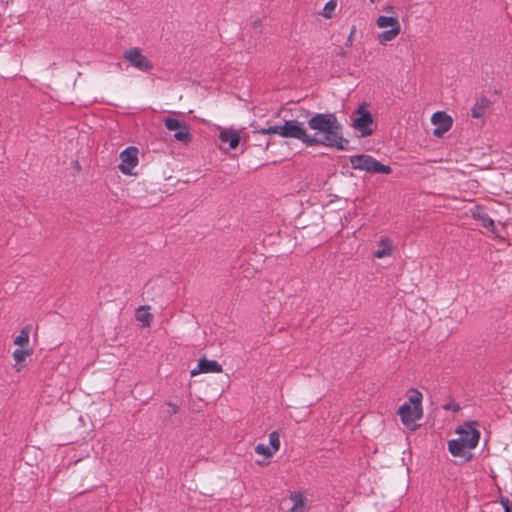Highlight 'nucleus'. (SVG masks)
<instances>
[{
    "mask_svg": "<svg viewBox=\"0 0 512 512\" xmlns=\"http://www.w3.org/2000/svg\"><path fill=\"white\" fill-rule=\"evenodd\" d=\"M308 126L316 131L314 135L308 134L304 123L298 120H286L283 125L256 129L254 133L297 139L307 147L321 145L337 150L348 149L350 142L343 136V127L334 113H315L308 119Z\"/></svg>",
    "mask_w": 512,
    "mask_h": 512,
    "instance_id": "nucleus-1",
    "label": "nucleus"
},
{
    "mask_svg": "<svg viewBox=\"0 0 512 512\" xmlns=\"http://www.w3.org/2000/svg\"><path fill=\"white\" fill-rule=\"evenodd\" d=\"M350 163L353 169L365 171L374 174H390L392 169L377 161L373 156L367 154H358L350 156Z\"/></svg>",
    "mask_w": 512,
    "mask_h": 512,
    "instance_id": "nucleus-2",
    "label": "nucleus"
},
{
    "mask_svg": "<svg viewBox=\"0 0 512 512\" xmlns=\"http://www.w3.org/2000/svg\"><path fill=\"white\" fill-rule=\"evenodd\" d=\"M352 126L362 137H367L373 134L375 124L371 112L367 109L366 103L359 105L353 113Z\"/></svg>",
    "mask_w": 512,
    "mask_h": 512,
    "instance_id": "nucleus-3",
    "label": "nucleus"
},
{
    "mask_svg": "<svg viewBox=\"0 0 512 512\" xmlns=\"http://www.w3.org/2000/svg\"><path fill=\"white\" fill-rule=\"evenodd\" d=\"M123 59L132 67L142 72H149L153 69V63L142 53L138 47L126 49L123 52Z\"/></svg>",
    "mask_w": 512,
    "mask_h": 512,
    "instance_id": "nucleus-4",
    "label": "nucleus"
},
{
    "mask_svg": "<svg viewBox=\"0 0 512 512\" xmlns=\"http://www.w3.org/2000/svg\"><path fill=\"white\" fill-rule=\"evenodd\" d=\"M164 125L167 130L175 131L174 138L182 142L183 144H188L191 142V133L189 125L182 120L168 117L164 120Z\"/></svg>",
    "mask_w": 512,
    "mask_h": 512,
    "instance_id": "nucleus-5",
    "label": "nucleus"
},
{
    "mask_svg": "<svg viewBox=\"0 0 512 512\" xmlns=\"http://www.w3.org/2000/svg\"><path fill=\"white\" fill-rule=\"evenodd\" d=\"M475 426L476 422H465L456 431L459 434L458 439L464 440L468 450L476 448L479 443L480 432Z\"/></svg>",
    "mask_w": 512,
    "mask_h": 512,
    "instance_id": "nucleus-6",
    "label": "nucleus"
},
{
    "mask_svg": "<svg viewBox=\"0 0 512 512\" xmlns=\"http://www.w3.org/2000/svg\"><path fill=\"white\" fill-rule=\"evenodd\" d=\"M422 414V407H413L410 403H404L398 409L402 423L411 429L415 428V422L422 417Z\"/></svg>",
    "mask_w": 512,
    "mask_h": 512,
    "instance_id": "nucleus-7",
    "label": "nucleus"
},
{
    "mask_svg": "<svg viewBox=\"0 0 512 512\" xmlns=\"http://www.w3.org/2000/svg\"><path fill=\"white\" fill-rule=\"evenodd\" d=\"M119 170L125 175H131L133 168L138 165V149L130 146L120 153Z\"/></svg>",
    "mask_w": 512,
    "mask_h": 512,
    "instance_id": "nucleus-8",
    "label": "nucleus"
},
{
    "mask_svg": "<svg viewBox=\"0 0 512 512\" xmlns=\"http://www.w3.org/2000/svg\"><path fill=\"white\" fill-rule=\"evenodd\" d=\"M431 122L436 128L433 131V135L441 137L444 133L449 131L452 127V118L443 111L435 112L431 117Z\"/></svg>",
    "mask_w": 512,
    "mask_h": 512,
    "instance_id": "nucleus-9",
    "label": "nucleus"
},
{
    "mask_svg": "<svg viewBox=\"0 0 512 512\" xmlns=\"http://www.w3.org/2000/svg\"><path fill=\"white\" fill-rule=\"evenodd\" d=\"M463 441V439L458 438L448 441V450L454 457H460L465 461H469L472 458V454Z\"/></svg>",
    "mask_w": 512,
    "mask_h": 512,
    "instance_id": "nucleus-10",
    "label": "nucleus"
},
{
    "mask_svg": "<svg viewBox=\"0 0 512 512\" xmlns=\"http://www.w3.org/2000/svg\"><path fill=\"white\" fill-rule=\"evenodd\" d=\"M222 366L216 360H208L205 357L199 359L196 369L191 371V375L195 376L199 373H221Z\"/></svg>",
    "mask_w": 512,
    "mask_h": 512,
    "instance_id": "nucleus-11",
    "label": "nucleus"
},
{
    "mask_svg": "<svg viewBox=\"0 0 512 512\" xmlns=\"http://www.w3.org/2000/svg\"><path fill=\"white\" fill-rule=\"evenodd\" d=\"M472 215L474 219L480 221V224L490 230L491 232H494L495 230V224L493 219L487 214L484 208L482 207H475V209L472 211Z\"/></svg>",
    "mask_w": 512,
    "mask_h": 512,
    "instance_id": "nucleus-12",
    "label": "nucleus"
},
{
    "mask_svg": "<svg viewBox=\"0 0 512 512\" xmlns=\"http://www.w3.org/2000/svg\"><path fill=\"white\" fill-rule=\"evenodd\" d=\"M219 139L222 143H228L230 149H235L241 140L240 133L233 129H224L219 133Z\"/></svg>",
    "mask_w": 512,
    "mask_h": 512,
    "instance_id": "nucleus-13",
    "label": "nucleus"
},
{
    "mask_svg": "<svg viewBox=\"0 0 512 512\" xmlns=\"http://www.w3.org/2000/svg\"><path fill=\"white\" fill-rule=\"evenodd\" d=\"M377 247L378 248L373 253L375 258L381 259L392 254L393 244L388 237H381L378 241Z\"/></svg>",
    "mask_w": 512,
    "mask_h": 512,
    "instance_id": "nucleus-14",
    "label": "nucleus"
},
{
    "mask_svg": "<svg viewBox=\"0 0 512 512\" xmlns=\"http://www.w3.org/2000/svg\"><path fill=\"white\" fill-rule=\"evenodd\" d=\"M490 104L491 102L487 97H480L471 109L472 117L476 119L482 117Z\"/></svg>",
    "mask_w": 512,
    "mask_h": 512,
    "instance_id": "nucleus-15",
    "label": "nucleus"
},
{
    "mask_svg": "<svg viewBox=\"0 0 512 512\" xmlns=\"http://www.w3.org/2000/svg\"><path fill=\"white\" fill-rule=\"evenodd\" d=\"M147 309H149V306H140L135 314L136 320L139 321L143 327H149L153 318L152 314L147 312Z\"/></svg>",
    "mask_w": 512,
    "mask_h": 512,
    "instance_id": "nucleus-16",
    "label": "nucleus"
},
{
    "mask_svg": "<svg viewBox=\"0 0 512 512\" xmlns=\"http://www.w3.org/2000/svg\"><path fill=\"white\" fill-rule=\"evenodd\" d=\"M376 24L379 28L401 27L398 18L393 16H379Z\"/></svg>",
    "mask_w": 512,
    "mask_h": 512,
    "instance_id": "nucleus-17",
    "label": "nucleus"
},
{
    "mask_svg": "<svg viewBox=\"0 0 512 512\" xmlns=\"http://www.w3.org/2000/svg\"><path fill=\"white\" fill-rule=\"evenodd\" d=\"M401 32V27H393L389 30L383 31L379 34V41L381 44H385L393 39H395Z\"/></svg>",
    "mask_w": 512,
    "mask_h": 512,
    "instance_id": "nucleus-18",
    "label": "nucleus"
},
{
    "mask_svg": "<svg viewBox=\"0 0 512 512\" xmlns=\"http://www.w3.org/2000/svg\"><path fill=\"white\" fill-rule=\"evenodd\" d=\"M31 331V326L27 325L23 327L19 333V335L14 339V344L18 346H25L29 343V335Z\"/></svg>",
    "mask_w": 512,
    "mask_h": 512,
    "instance_id": "nucleus-19",
    "label": "nucleus"
},
{
    "mask_svg": "<svg viewBox=\"0 0 512 512\" xmlns=\"http://www.w3.org/2000/svg\"><path fill=\"white\" fill-rule=\"evenodd\" d=\"M410 392H411V395L409 396L407 403H410V405L413 407H422L421 406L422 394L418 390H415V389H411Z\"/></svg>",
    "mask_w": 512,
    "mask_h": 512,
    "instance_id": "nucleus-20",
    "label": "nucleus"
},
{
    "mask_svg": "<svg viewBox=\"0 0 512 512\" xmlns=\"http://www.w3.org/2000/svg\"><path fill=\"white\" fill-rule=\"evenodd\" d=\"M269 443L274 453L280 449V434L278 431H273L269 434Z\"/></svg>",
    "mask_w": 512,
    "mask_h": 512,
    "instance_id": "nucleus-21",
    "label": "nucleus"
},
{
    "mask_svg": "<svg viewBox=\"0 0 512 512\" xmlns=\"http://www.w3.org/2000/svg\"><path fill=\"white\" fill-rule=\"evenodd\" d=\"M255 452L257 454L263 455L267 458L272 457L275 454L274 451L270 447H268L264 444H261V443H259L255 446Z\"/></svg>",
    "mask_w": 512,
    "mask_h": 512,
    "instance_id": "nucleus-22",
    "label": "nucleus"
},
{
    "mask_svg": "<svg viewBox=\"0 0 512 512\" xmlns=\"http://www.w3.org/2000/svg\"><path fill=\"white\" fill-rule=\"evenodd\" d=\"M32 353L31 350H25V349H16L13 352V358L16 361V363H21L25 360L27 356H29Z\"/></svg>",
    "mask_w": 512,
    "mask_h": 512,
    "instance_id": "nucleus-23",
    "label": "nucleus"
},
{
    "mask_svg": "<svg viewBox=\"0 0 512 512\" xmlns=\"http://www.w3.org/2000/svg\"><path fill=\"white\" fill-rule=\"evenodd\" d=\"M336 7V2L334 0H330L326 3V5L324 6L323 8V13L322 15L325 17V18H330L331 17V11H333Z\"/></svg>",
    "mask_w": 512,
    "mask_h": 512,
    "instance_id": "nucleus-24",
    "label": "nucleus"
},
{
    "mask_svg": "<svg viewBox=\"0 0 512 512\" xmlns=\"http://www.w3.org/2000/svg\"><path fill=\"white\" fill-rule=\"evenodd\" d=\"M166 405L169 407L168 414L170 416L177 414L179 412V406L177 404L169 401V402H166Z\"/></svg>",
    "mask_w": 512,
    "mask_h": 512,
    "instance_id": "nucleus-25",
    "label": "nucleus"
},
{
    "mask_svg": "<svg viewBox=\"0 0 512 512\" xmlns=\"http://www.w3.org/2000/svg\"><path fill=\"white\" fill-rule=\"evenodd\" d=\"M500 504L502 505L503 509H507L512 505L511 501L508 497L501 496L499 499Z\"/></svg>",
    "mask_w": 512,
    "mask_h": 512,
    "instance_id": "nucleus-26",
    "label": "nucleus"
},
{
    "mask_svg": "<svg viewBox=\"0 0 512 512\" xmlns=\"http://www.w3.org/2000/svg\"><path fill=\"white\" fill-rule=\"evenodd\" d=\"M443 409H445L447 411H449V410L458 411L460 409V407L458 404L448 403V404L443 405Z\"/></svg>",
    "mask_w": 512,
    "mask_h": 512,
    "instance_id": "nucleus-27",
    "label": "nucleus"
},
{
    "mask_svg": "<svg viewBox=\"0 0 512 512\" xmlns=\"http://www.w3.org/2000/svg\"><path fill=\"white\" fill-rule=\"evenodd\" d=\"M354 33H355V27L352 28V30H351L348 38H347V41L345 43L346 46H351L352 45Z\"/></svg>",
    "mask_w": 512,
    "mask_h": 512,
    "instance_id": "nucleus-28",
    "label": "nucleus"
},
{
    "mask_svg": "<svg viewBox=\"0 0 512 512\" xmlns=\"http://www.w3.org/2000/svg\"><path fill=\"white\" fill-rule=\"evenodd\" d=\"M339 55H340V56H342V57H345V56H346V51L341 50V51L339 52Z\"/></svg>",
    "mask_w": 512,
    "mask_h": 512,
    "instance_id": "nucleus-29",
    "label": "nucleus"
},
{
    "mask_svg": "<svg viewBox=\"0 0 512 512\" xmlns=\"http://www.w3.org/2000/svg\"><path fill=\"white\" fill-rule=\"evenodd\" d=\"M504 512H512V505L508 507L507 509H504Z\"/></svg>",
    "mask_w": 512,
    "mask_h": 512,
    "instance_id": "nucleus-30",
    "label": "nucleus"
},
{
    "mask_svg": "<svg viewBox=\"0 0 512 512\" xmlns=\"http://www.w3.org/2000/svg\"><path fill=\"white\" fill-rule=\"evenodd\" d=\"M370 1H371L372 3H374V2H375V0H370Z\"/></svg>",
    "mask_w": 512,
    "mask_h": 512,
    "instance_id": "nucleus-31",
    "label": "nucleus"
}]
</instances>
